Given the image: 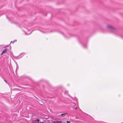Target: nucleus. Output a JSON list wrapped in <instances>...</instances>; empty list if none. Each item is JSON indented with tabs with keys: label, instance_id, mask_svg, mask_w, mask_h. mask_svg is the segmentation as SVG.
I'll use <instances>...</instances> for the list:
<instances>
[{
	"label": "nucleus",
	"instance_id": "obj_1",
	"mask_svg": "<svg viewBox=\"0 0 123 123\" xmlns=\"http://www.w3.org/2000/svg\"><path fill=\"white\" fill-rule=\"evenodd\" d=\"M8 50L7 48H6L4 50L2 51V53L1 54V55H2L4 53L6 52L7 50Z\"/></svg>",
	"mask_w": 123,
	"mask_h": 123
},
{
	"label": "nucleus",
	"instance_id": "obj_2",
	"mask_svg": "<svg viewBox=\"0 0 123 123\" xmlns=\"http://www.w3.org/2000/svg\"><path fill=\"white\" fill-rule=\"evenodd\" d=\"M107 27L108 28L110 29H113V27L111 25H108L107 26Z\"/></svg>",
	"mask_w": 123,
	"mask_h": 123
},
{
	"label": "nucleus",
	"instance_id": "obj_3",
	"mask_svg": "<svg viewBox=\"0 0 123 123\" xmlns=\"http://www.w3.org/2000/svg\"><path fill=\"white\" fill-rule=\"evenodd\" d=\"M52 122L53 123H62V121H52Z\"/></svg>",
	"mask_w": 123,
	"mask_h": 123
},
{
	"label": "nucleus",
	"instance_id": "obj_4",
	"mask_svg": "<svg viewBox=\"0 0 123 123\" xmlns=\"http://www.w3.org/2000/svg\"><path fill=\"white\" fill-rule=\"evenodd\" d=\"M39 120H40L39 119H37L36 120H35V121H37V122H38L37 123H39Z\"/></svg>",
	"mask_w": 123,
	"mask_h": 123
},
{
	"label": "nucleus",
	"instance_id": "obj_5",
	"mask_svg": "<svg viewBox=\"0 0 123 123\" xmlns=\"http://www.w3.org/2000/svg\"><path fill=\"white\" fill-rule=\"evenodd\" d=\"M67 114V113H65L61 114V116H62L63 115H64V114Z\"/></svg>",
	"mask_w": 123,
	"mask_h": 123
},
{
	"label": "nucleus",
	"instance_id": "obj_6",
	"mask_svg": "<svg viewBox=\"0 0 123 123\" xmlns=\"http://www.w3.org/2000/svg\"><path fill=\"white\" fill-rule=\"evenodd\" d=\"M70 122L68 121H67L66 122V123H70Z\"/></svg>",
	"mask_w": 123,
	"mask_h": 123
},
{
	"label": "nucleus",
	"instance_id": "obj_7",
	"mask_svg": "<svg viewBox=\"0 0 123 123\" xmlns=\"http://www.w3.org/2000/svg\"><path fill=\"white\" fill-rule=\"evenodd\" d=\"M44 123L43 122H39V123Z\"/></svg>",
	"mask_w": 123,
	"mask_h": 123
},
{
	"label": "nucleus",
	"instance_id": "obj_8",
	"mask_svg": "<svg viewBox=\"0 0 123 123\" xmlns=\"http://www.w3.org/2000/svg\"><path fill=\"white\" fill-rule=\"evenodd\" d=\"M4 80L5 81V82L7 83V82L5 80Z\"/></svg>",
	"mask_w": 123,
	"mask_h": 123
},
{
	"label": "nucleus",
	"instance_id": "obj_9",
	"mask_svg": "<svg viewBox=\"0 0 123 123\" xmlns=\"http://www.w3.org/2000/svg\"><path fill=\"white\" fill-rule=\"evenodd\" d=\"M17 41V40H14L13 41V42H16Z\"/></svg>",
	"mask_w": 123,
	"mask_h": 123
},
{
	"label": "nucleus",
	"instance_id": "obj_10",
	"mask_svg": "<svg viewBox=\"0 0 123 123\" xmlns=\"http://www.w3.org/2000/svg\"><path fill=\"white\" fill-rule=\"evenodd\" d=\"M77 107H76L75 108V109H77Z\"/></svg>",
	"mask_w": 123,
	"mask_h": 123
}]
</instances>
